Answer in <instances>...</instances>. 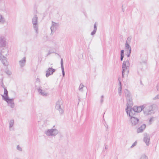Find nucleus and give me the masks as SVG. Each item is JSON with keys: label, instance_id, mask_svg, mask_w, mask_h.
<instances>
[{"label": "nucleus", "instance_id": "1", "mask_svg": "<svg viewBox=\"0 0 159 159\" xmlns=\"http://www.w3.org/2000/svg\"><path fill=\"white\" fill-rule=\"evenodd\" d=\"M129 61L127 60L123 62L122 65V77H124V75L126 74L127 75L129 72Z\"/></svg>", "mask_w": 159, "mask_h": 159}, {"label": "nucleus", "instance_id": "2", "mask_svg": "<svg viewBox=\"0 0 159 159\" xmlns=\"http://www.w3.org/2000/svg\"><path fill=\"white\" fill-rule=\"evenodd\" d=\"M153 105L144 106L143 112L145 116H148L153 113Z\"/></svg>", "mask_w": 159, "mask_h": 159}, {"label": "nucleus", "instance_id": "3", "mask_svg": "<svg viewBox=\"0 0 159 159\" xmlns=\"http://www.w3.org/2000/svg\"><path fill=\"white\" fill-rule=\"evenodd\" d=\"M38 17L37 15H34L32 18V23L33 27L35 30L36 34L38 33Z\"/></svg>", "mask_w": 159, "mask_h": 159}, {"label": "nucleus", "instance_id": "4", "mask_svg": "<svg viewBox=\"0 0 159 159\" xmlns=\"http://www.w3.org/2000/svg\"><path fill=\"white\" fill-rule=\"evenodd\" d=\"M56 109L58 110L61 114L64 112V107L63 105L62 101L61 100H59L56 103Z\"/></svg>", "mask_w": 159, "mask_h": 159}, {"label": "nucleus", "instance_id": "5", "mask_svg": "<svg viewBox=\"0 0 159 159\" xmlns=\"http://www.w3.org/2000/svg\"><path fill=\"white\" fill-rule=\"evenodd\" d=\"M58 133V130L56 129H48L44 132V133L47 136H55Z\"/></svg>", "mask_w": 159, "mask_h": 159}, {"label": "nucleus", "instance_id": "6", "mask_svg": "<svg viewBox=\"0 0 159 159\" xmlns=\"http://www.w3.org/2000/svg\"><path fill=\"white\" fill-rule=\"evenodd\" d=\"M8 44V42L5 36L0 35V48L5 47Z\"/></svg>", "mask_w": 159, "mask_h": 159}, {"label": "nucleus", "instance_id": "7", "mask_svg": "<svg viewBox=\"0 0 159 159\" xmlns=\"http://www.w3.org/2000/svg\"><path fill=\"white\" fill-rule=\"evenodd\" d=\"M134 108L133 107L132 108H125V111L128 115H129L130 118L132 117H134V116L135 115L136 113V111L134 110Z\"/></svg>", "mask_w": 159, "mask_h": 159}, {"label": "nucleus", "instance_id": "8", "mask_svg": "<svg viewBox=\"0 0 159 159\" xmlns=\"http://www.w3.org/2000/svg\"><path fill=\"white\" fill-rule=\"evenodd\" d=\"M38 89L39 93L42 96L46 97L48 95V93L45 92V91L47 90L48 89H44L43 87L40 86Z\"/></svg>", "mask_w": 159, "mask_h": 159}, {"label": "nucleus", "instance_id": "9", "mask_svg": "<svg viewBox=\"0 0 159 159\" xmlns=\"http://www.w3.org/2000/svg\"><path fill=\"white\" fill-rule=\"evenodd\" d=\"M0 60L1 61L2 63L5 66H7L8 65V63L6 57L4 56L0 53Z\"/></svg>", "mask_w": 159, "mask_h": 159}, {"label": "nucleus", "instance_id": "10", "mask_svg": "<svg viewBox=\"0 0 159 159\" xmlns=\"http://www.w3.org/2000/svg\"><path fill=\"white\" fill-rule=\"evenodd\" d=\"M56 70V69L52 68V67H49L46 71V77H48L50 75H52Z\"/></svg>", "mask_w": 159, "mask_h": 159}, {"label": "nucleus", "instance_id": "11", "mask_svg": "<svg viewBox=\"0 0 159 159\" xmlns=\"http://www.w3.org/2000/svg\"><path fill=\"white\" fill-rule=\"evenodd\" d=\"M130 118V122L132 126H135L137 125L139 121V120L138 118L134 117H132Z\"/></svg>", "mask_w": 159, "mask_h": 159}, {"label": "nucleus", "instance_id": "12", "mask_svg": "<svg viewBox=\"0 0 159 159\" xmlns=\"http://www.w3.org/2000/svg\"><path fill=\"white\" fill-rule=\"evenodd\" d=\"M13 98H8L6 100H5L8 104V106L10 107L11 108H13L15 107V104L13 102Z\"/></svg>", "mask_w": 159, "mask_h": 159}, {"label": "nucleus", "instance_id": "13", "mask_svg": "<svg viewBox=\"0 0 159 159\" xmlns=\"http://www.w3.org/2000/svg\"><path fill=\"white\" fill-rule=\"evenodd\" d=\"M125 49L127 50V56L129 57L130 56V54L131 52V48L129 44V43L127 42L125 43Z\"/></svg>", "mask_w": 159, "mask_h": 159}, {"label": "nucleus", "instance_id": "14", "mask_svg": "<svg viewBox=\"0 0 159 159\" xmlns=\"http://www.w3.org/2000/svg\"><path fill=\"white\" fill-rule=\"evenodd\" d=\"M127 104L126 108H131L133 105V103L132 98L126 99Z\"/></svg>", "mask_w": 159, "mask_h": 159}, {"label": "nucleus", "instance_id": "15", "mask_svg": "<svg viewBox=\"0 0 159 159\" xmlns=\"http://www.w3.org/2000/svg\"><path fill=\"white\" fill-rule=\"evenodd\" d=\"M150 140L149 136L146 134H144L143 141L145 143L147 146H148L149 145Z\"/></svg>", "mask_w": 159, "mask_h": 159}, {"label": "nucleus", "instance_id": "16", "mask_svg": "<svg viewBox=\"0 0 159 159\" xmlns=\"http://www.w3.org/2000/svg\"><path fill=\"white\" fill-rule=\"evenodd\" d=\"M4 95H2L1 96L4 100H6L7 99L9 98L8 96V91L7 90V88L4 89Z\"/></svg>", "mask_w": 159, "mask_h": 159}, {"label": "nucleus", "instance_id": "17", "mask_svg": "<svg viewBox=\"0 0 159 159\" xmlns=\"http://www.w3.org/2000/svg\"><path fill=\"white\" fill-rule=\"evenodd\" d=\"M134 107L136 113H139L142 110L143 111L144 108V105H142L139 107L134 106Z\"/></svg>", "mask_w": 159, "mask_h": 159}, {"label": "nucleus", "instance_id": "18", "mask_svg": "<svg viewBox=\"0 0 159 159\" xmlns=\"http://www.w3.org/2000/svg\"><path fill=\"white\" fill-rule=\"evenodd\" d=\"M57 26V24L52 21V26L50 28L51 32H54L55 31Z\"/></svg>", "mask_w": 159, "mask_h": 159}, {"label": "nucleus", "instance_id": "19", "mask_svg": "<svg viewBox=\"0 0 159 159\" xmlns=\"http://www.w3.org/2000/svg\"><path fill=\"white\" fill-rule=\"evenodd\" d=\"M26 61V58L25 57H24L22 59L19 61V64L21 68H23L25 66Z\"/></svg>", "mask_w": 159, "mask_h": 159}, {"label": "nucleus", "instance_id": "20", "mask_svg": "<svg viewBox=\"0 0 159 159\" xmlns=\"http://www.w3.org/2000/svg\"><path fill=\"white\" fill-rule=\"evenodd\" d=\"M9 128L10 131L13 130L14 128L13 126L14 125V120H11L9 122Z\"/></svg>", "mask_w": 159, "mask_h": 159}, {"label": "nucleus", "instance_id": "21", "mask_svg": "<svg viewBox=\"0 0 159 159\" xmlns=\"http://www.w3.org/2000/svg\"><path fill=\"white\" fill-rule=\"evenodd\" d=\"M146 128V125L145 124H143L141 126L137 129V132L139 133L142 132Z\"/></svg>", "mask_w": 159, "mask_h": 159}, {"label": "nucleus", "instance_id": "22", "mask_svg": "<svg viewBox=\"0 0 159 159\" xmlns=\"http://www.w3.org/2000/svg\"><path fill=\"white\" fill-rule=\"evenodd\" d=\"M125 93L126 99L132 98L131 94L128 90L125 89Z\"/></svg>", "mask_w": 159, "mask_h": 159}, {"label": "nucleus", "instance_id": "23", "mask_svg": "<svg viewBox=\"0 0 159 159\" xmlns=\"http://www.w3.org/2000/svg\"><path fill=\"white\" fill-rule=\"evenodd\" d=\"M61 68L62 71V74L63 77L64 76L65 73V71L64 70V68L63 66V59L62 58L61 59Z\"/></svg>", "mask_w": 159, "mask_h": 159}, {"label": "nucleus", "instance_id": "24", "mask_svg": "<svg viewBox=\"0 0 159 159\" xmlns=\"http://www.w3.org/2000/svg\"><path fill=\"white\" fill-rule=\"evenodd\" d=\"M94 29L93 31L91 33V35H93L95 34L97 30V25L96 23L94 25Z\"/></svg>", "mask_w": 159, "mask_h": 159}, {"label": "nucleus", "instance_id": "25", "mask_svg": "<svg viewBox=\"0 0 159 159\" xmlns=\"http://www.w3.org/2000/svg\"><path fill=\"white\" fill-rule=\"evenodd\" d=\"M5 22V19L0 14V24H3Z\"/></svg>", "mask_w": 159, "mask_h": 159}, {"label": "nucleus", "instance_id": "26", "mask_svg": "<svg viewBox=\"0 0 159 159\" xmlns=\"http://www.w3.org/2000/svg\"><path fill=\"white\" fill-rule=\"evenodd\" d=\"M120 84H119V86L118 88V93L120 95H121V83L120 82H119Z\"/></svg>", "mask_w": 159, "mask_h": 159}, {"label": "nucleus", "instance_id": "27", "mask_svg": "<svg viewBox=\"0 0 159 159\" xmlns=\"http://www.w3.org/2000/svg\"><path fill=\"white\" fill-rule=\"evenodd\" d=\"M84 87L83 84H82V83H81L80 85V86L79 87V89L80 91L81 92L83 91V88Z\"/></svg>", "mask_w": 159, "mask_h": 159}, {"label": "nucleus", "instance_id": "28", "mask_svg": "<svg viewBox=\"0 0 159 159\" xmlns=\"http://www.w3.org/2000/svg\"><path fill=\"white\" fill-rule=\"evenodd\" d=\"M139 159H148V158L145 154H143L141 155Z\"/></svg>", "mask_w": 159, "mask_h": 159}, {"label": "nucleus", "instance_id": "29", "mask_svg": "<svg viewBox=\"0 0 159 159\" xmlns=\"http://www.w3.org/2000/svg\"><path fill=\"white\" fill-rule=\"evenodd\" d=\"M16 149L18 151L20 152H22V148L19 145H18L17 146Z\"/></svg>", "mask_w": 159, "mask_h": 159}, {"label": "nucleus", "instance_id": "30", "mask_svg": "<svg viewBox=\"0 0 159 159\" xmlns=\"http://www.w3.org/2000/svg\"><path fill=\"white\" fill-rule=\"evenodd\" d=\"M1 83H0V85H1V86L2 87V88H3V89H4L5 88H6V87H5L4 84L3 83V78H2V79H1Z\"/></svg>", "mask_w": 159, "mask_h": 159}, {"label": "nucleus", "instance_id": "31", "mask_svg": "<svg viewBox=\"0 0 159 159\" xmlns=\"http://www.w3.org/2000/svg\"><path fill=\"white\" fill-rule=\"evenodd\" d=\"M154 119L155 118L153 117H152L150 118L149 120V124L150 125L154 121Z\"/></svg>", "mask_w": 159, "mask_h": 159}, {"label": "nucleus", "instance_id": "32", "mask_svg": "<svg viewBox=\"0 0 159 159\" xmlns=\"http://www.w3.org/2000/svg\"><path fill=\"white\" fill-rule=\"evenodd\" d=\"M153 100H157L159 99V94H158L156 96L153 98Z\"/></svg>", "mask_w": 159, "mask_h": 159}, {"label": "nucleus", "instance_id": "33", "mask_svg": "<svg viewBox=\"0 0 159 159\" xmlns=\"http://www.w3.org/2000/svg\"><path fill=\"white\" fill-rule=\"evenodd\" d=\"M131 39V38L130 37H128L127 38V40L126 43L127 42L128 43H129L130 42Z\"/></svg>", "mask_w": 159, "mask_h": 159}, {"label": "nucleus", "instance_id": "34", "mask_svg": "<svg viewBox=\"0 0 159 159\" xmlns=\"http://www.w3.org/2000/svg\"><path fill=\"white\" fill-rule=\"evenodd\" d=\"M103 98H104V96L103 95H102L101 96V99L100 100V103H102L103 102Z\"/></svg>", "mask_w": 159, "mask_h": 159}, {"label": "nucleus", "instance_id": "35", "mask_svg": "<svg viewBox=\"0 0 159 159\" xmlns=\"http://www.w3.org/2000/svg\"><path fill=\"white\" fill-rule=\"evenodd\" d=\"M137 143V142L135 141L134 143L132 144V145L131 146V148H132L133 147H134V146H135L136 145Z\"/></svg>", "mask_w": 159, "mask_h": 159}, {"label": "nucleus", "instance_id": "36", "mask_svg": "<svg viewBox=\"0 0 159 159\" xmlns=\"http://www.w3.org/2000/svg\"><path fill=\"white\" fill-rule=\"evenodd\" d=\"M5 72L6 74L9 75H10L11 74V72L9 71L8 70H7Z\"/></svg>", "mask_w": 159, "mask_h": 159}, {"label": "nucleus", "instance_id": "37", "mask_svg": "<svg viewBox=\"0 0 159 159\" xmlns=\"http://www.w3.org/2000/svg\"><path fill=\"white\" fill-rule=\"evenodd\" d=\"M120 55H124V51L122 50L120 51Z\"/></svg>", "mask_w": 159, "mask_h": 159}, {"label": "nucleus", "instance_id": "38", "mask_svg": "<svg viewBox=\"0 0 159 159\" xmlns=\"http://www.w3.org/2000/svg\"><path fill=\"white\" fill-rule=\"evenodd\" d=\"M124 57V55H120V60L121 61L123 60Z\"/></svg>", "mask_w": 159, "mask_h": 159}, {"label": "nucleus", "instance_id": "39", "mask_svg": "<svg viewBox=\"0 0 159 159\" xmlns=\"http://www.w3.org/2000/svg\"><path fill=\"white\" fill-rule=\"evenodd\" d=\"M104 125L106 127V128H107V129H108V125L106 124V123H105V124H104Z\"/></svg>", "mask_w": 159, "mask_h": 159}, {"label": "nucleus", "instance_id": "40", "mask_svg": "<svg viewBox=\"0 0 159 159\" xmlns=\"http://www.w3.org/2000/svg\"><path fill=\"white\" fill-rule=\"evenodd\" d=\"M108 146L107 145H106L105 146V149H108Z\"/></svg>", "mask_w": 159, "mask_h": 159}, {"label": "nucleus", "instance_id": "41", "mask_svg": "<svg viewBox=\"0 0 159 159\" xmlns=\"http://www.w3.org/2000/svg\"><path fill=\"white\" fill-rule=\"evenodd\" d=\"M157 90H159V84L157 86Z\"/></svg>", "mask_w": 159, "mask_h": 159}, {"label": "nucleus", "instance_id": "42", "mask_svg": "<svg viewBox=\"0 0 159 159\" xmlns=\"http://www.w3.org/2000/svg\"><path fill=\"white\" fill-rule=\"evenodd\" d=\"M122 10L123 12H124L125 9L123 7V6L122 7Z\"/></svg>", "mask_w": 159, "mask_h": 159}, {"label": "nucleus", "instance_id": "43", "mask_svg": "<svg viewBox=\"0 0 159 159\" xmlns=\"http://www.w3.org/2000/svg\"><path fill=\"white\" fill-rule=\"evenodd\" d=\"M44 38H46V39L48 38V36H46L44 37Z\"/></svg>", "mask_w": 159, "mask_h": 159}, {"label": "nucleus", "instance_id": "44", "mask_svg": "<svg viewBox=\"0 0 159 159\" xmlns=\"http://www.w3.org/2000/svg\"><path fill=\"white\" fill-rule=\"evenodd\" d=\"M14 159H20L18 157H15Z\"/></svg>", "mask_w": 159, "mask_h": 159}, {"label": "nucleus", "instance_id": "45", "mask_svg": "<svg viewBox=\"0 0 159 159\" xmlns=\"http://www.w3.org/2000/svg\"><path fill=\"white\" fill-rule=\"evenodd\" d=\"M47 84H46L45 83V84H44V85H47Z\"/></svg>", "mask_w": 159, "mask_h": 159}]
</instances>
